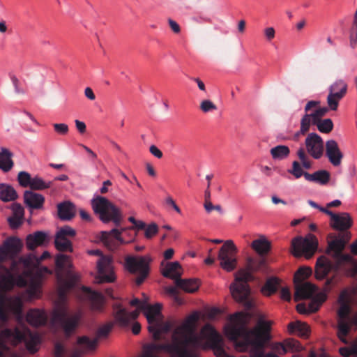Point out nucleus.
Masks as SVG:
<instances>
[{"label": "nucleus", "instance_id": "f257e3e1", "mask_svg": "<svg viewBox=\"0 0 357 357\" xmlns=\"http://www.w3.org/2000/svg\"><path fill=\"white\" fill-rule=\"evenodd\" d=\"M269 331L267 321H260L253 329L247 328L245 315L241 312L231 316L230 322L224 327L225 335L234 342L238 351L248 352L250 357H279L272 352L265 354Z\"/></svg>", "mask_w": 357, "mask_h": 357}, {"label": "nucleus", "instance_id": "f03ea898", "mask_svg": "<svg viewBox=\"0 0 357 357\" xmlns=\"http://www.w3.org/2000/svg\"><path fill=\"white\" fill-rule=\"evenodd\" d=\"M251 248L260 257H264L271 250V244L265 236H261L252 242ZM266 269V261L265 258L255 259L252 257H248L245 268L238 270L235 274V282L230 285L231 294L237 302L243 303L248 309L252 307V303L249 298L250 289L248 282L253 280L252 273L254 272H264Z\"/></svg>", "mask_w": 357, "mask_h": 357}, {"label": "nucleus", "instance_id": "7ed1b4c3", "mask_svg": "<svg viewBox=\"0 0 357 357\" xmlns=\"http://www.w3.org/2000/svg\"><path fill=\"white\" fill-rule=\"evenodd\" d=\"M337 220L332 219L331 227L337 231L338 234L331 233L328 236V248L326 252L335 261L337 268L349 264L351 266L353 274L357 273V262L349 254L342 252L346 245L351 238V233L349 229L352 226L353 222L351 216L347 213L336 214Z\"/></svg>", "mask_w": 357, "mask_h": 357}, {"label": "nucleus", "instance_id": "20e7f679", "mask_svg": "<svg viewBox=\"0 0 357 357\" xmlns=\"http://www.w3.org/2000/svg\"><path fill=\"white\" fill-rule=\"evenodd\" d=\"M6 342L14 345L24 342L28 351L35 354L39 349L40 337L24 326L13 329L5 328L0 332V357H5L9 351Z\"/></svg>", "mask_w": 357, "mask_h": 357}, {"label": "nucleus", "instance_id": "39448f33", "mask_svg": "<svg viewBox=\"0 0 357 357\" xmlns=\"http://www.w3.org/2000/svg\"><path fill=\"white\" fill-rule=\"evenodd\" d=\"M12 276L0 278V321L3 324L8 321V312L20 316L22 314V301L18 296H11L8 292L14 287Z\"/></svg>", "mask_w": 357, "mask_h": 357}, {"label": "nucleus", "instance_id": "423d86ee", "mask_svg": "<svg viewBox=\"0 0 357 357\" xmlns=\"http://www.w3.org/2000/svg\"><path fill=\"white\" fill-rule=\"evenodd\" d=\"M340 307L337 311V336L340 340L348 344L347 336L352 326L357 327V312L351 314L349 298L347 292L343 291L338 298Z\"/></svg>", "mask_w": 357, "mask_h": 357}, {"label": "nucleus", "instance_id": "0eeeda50", "mask_svg": "<svg viewBox=\"0 0 357 357\" xmlns=\"http://www.w3.org/2000/svg\"><path fill=\"white\" fill-rule=\"evenodd\" d=\"M161 307V305L157 303L153 306L148 307L145 312L149 324L148 330L152 334L155 342L160 340L162 335L169 332L172 328L171 322L162 321Z\"/></svg>", "mask_w": 357, "mask_h": 357}, {"label": "nucleus", "instance_id": "6e6552de", "mask_svg": "<svg viewBox=\"0 0 357 357\" xmlns=\"http://www.w3.org/2000/svg\"><path fill=\"white\" fill-rule=\"evenodd\" d=\"M82 319V311L70 312L65 305L57 307L52 314V321L58 324L63 329L65 335L68 336L75 331Z\"/></svg>", "mask_w": 357, "mask_h": 357}, {"label": "nucleus", "instance_id": "1a4fd4ad", "mask_svg": "<svg viewBox=\"0 0 357 357\" xmlns=\"http://www.w3.org/2000/svg\"><path fill=\"white\" fill-rule=\"evenodd\" d=\"M91 206L102 222L112 221L116 226L120 225L122 220L120 209L105 197L97 196L93 198L91 200Z\"/></svg>", "mask_w": 357, "mask_h": 357}, {"label": "nucleus", "instance_id": "9d476101", "mask_svg": "<svg viewBox=\"0 0 357 357\" xmlns=\"http://www.w3.org/2000/svg\"><path fill=\"white\" fill-rule=\"evenodd\" d=\"M137 234L133 232V227L112 229L109 231H102L99 234V238L104 245L110 250L118 249L120 245L130 243L134 241Z\"/></svg>", "mask_w": 357, "mask_h": 357}, {"label": "nucleus", "instance_id": "9b49d317", "mask_svg": "<svg viewBox=\"0 0 357 357\" xmlns=\"http://www.w3.org/2000/svg\"><path fill=\"white\" fill-rule=\"evenodd\" d=\"M304 111L305 114L301 119L300 130L294 135L296 139L301 135H305L310 130L311 121L316 122L321 119L328 112V108L320 107V101L310 100L305 105Z\"/></svg>", "mask_w": 357, "mask_h": 357}, {"label": "nucleus", "instance_id": "f8f14e48", "mask_svg": "<svg viewBox=\"0 0 357 357\" xmlns=\"http://www.w3.org/2000/svg\"><path fill=\"white\" fill-rule=\"evenodd\" d=\"M1 247L9 259L12 260L10 269L13 272L19 273V266H22L24 268H28L31 266L33 263L32 256H29L27 258L20 257L18 260L15 259V257L20 252L22 247V243L18 238L10 237L7 238Z\"/></svg>", "mask_w": 357, "mask_h": 357}, {"label": "nucleus", "instance_id": "ddd939ff", "mask_svg": "<svg viewBox=\"0 0 357 357\" xmlns=\"http://www.w3.org/2000/svg\"><path fill=\"white\" fill-rule=\"evenodd\" d=\"M312 274L309 267H301L295 273L294 282L295 285L294 301L310 298L317 291V287L310 282H303Z\"/></svg>", "mask_w": 357, "mask_h": 357}, {"label": "nucleus", "instance_id": "4468645a", "mask_svg": "<svg viewBox=\"0 0 357 357\" xmlns=\"http://www.w3.org/2000/svg\"><path fill=\"white\" fill-rule=\"evenodd\" d=\"M88 253L100 257L97 261L98 275L95 278V282L98 284L114 282L116 277L111 257L103 255L100 250H91Z\"/></svg>", "mask_w": 357, "mask_h": 357}, {"label": "nucleus", "instance_id": "2eb2a0df", "mask_svg": "<svg viewBox=\"0 0 357 357\" xmlns=\"http://www.w3.org/2000/svg\"><path fill=\"white\" fill-rule=\"evenodd\" d=\"M237 252L238 249L231 240L224 242L218 255L220 266L224 271L231 272L236 268L238 263Z\"/></svg>", "mask_w": 357, "mask_h": 357}, {"label": "nucleus", "instance_id": "dca6fc26", "mask_svg": "<svg viewBox=\"0 0 357 357\" xmlns=\"http://www.w3.org/2000/svg\"><path fill=\"white\" fill-rule=\"evenodd\" d=\"M317 245V240L313 235L310 234L306 238L298 236L291 241L292 254L297 257L304 256L310 259L316 252Z\"/></svg>", "mask_w": 357, "mask_h": 357}, {"label": "nucleus", "instance_id": "f3484780", "mask_svg": "<svg viewBox=\"0 0 357 357\" xmlns=\"http://www.w3.org/2000/svg\"><path fill=\"white\" fill-rule=\"evenodd\" d=\"M149 259L146 257H127L126 266L132 274H137L135 279L137 285L142 284L149 273Z\"/></svg>", "mask_w": 357, "mask_h": 357}, {"label": "nucleus", "instance_id": "a211bd4d", "mask_svg": "<svg viewBox=\"0 0 357 357\" xmlns=\"http://www.w3.org/2000/svg\"><path fill=\"white\" fill-rule=\"evenodd\" d=\"M200 335L206 340L216 357H234L228 355L223 348L222 337L210 324H206L201 330Z\"/></svg>", "mask_w": 357, "mask_h": 357}, {"label": "nucleus", "instance_id": "6ab92c4d", "mask_svg": "<svg viewBox=\"0 0 357 357\" xmlns=\"http://www.w3.org/2000/svg\"><path fill=\"white\" fill-rule=\"evenodd\" d=\"M76 235V231L68 225L60 227L55 235L54 245L60 252H73V243L70 238Z\"/></svg>", "mask_w": 357, "mask_h": 357}, {"label": "nucleus", "instance_id": "aec40b11", "mask_svg": "<svg viewBox=\"0 0 357 357\" xmlns=\"http://www.w3.org/2000/svg\"><path fill=\"white\" fill-rule=\"evenodd\" d=\"M347 84L343 79H337L329 88L327 103L330 109L336 111L339 101L343 98L347 92Z\"/></svg>", "mask_w": 357, "mask_h": 357}, {"label": "nucleus", "instance_id": "412c9836", "mask_svg": "<svg viewBox=\"0 0 357 357\" xmlns=\"http://www.w3.org/2000/svg\"><path fill=\"white\" fill-rule=\"evenodd\" d=\"M113 327L112 323H107L100 326L96 333V337L91 340L87 336H82L78 338L77 344L80 346L81 351L85 352L87 351L96 349L98 340L100 338L107 337Z\"/></svg>", "mask_w": 357, "mask_h": 357}, {"label": "nucleus", "instance_id": "4be33fe9", "mask_svg": "<svg viewBox=\"0 0 357 357\" xmlns=\"http://www.w3.org/2000/svg\"><path fill=\"white\" fill-rule=\"evenodd\" d=\"M55 264L61 271H67V278L64 281V286L67 289H73L78 281V276L75 274L70 273L73 268V264L70 257L68 255L59 254L57 255L55 259Z\"/></svg>", "mask_w": 357, "mask_h": 357}, {"label": "nucleus", "instance_id": "5701e85b", "mask_svg": "<svg viewBox=\"0 0 357 357\" xmlns=\"http://www.w3.org/2000/svg\"><path fill=\"white\" fill-rule=\"evenodd\" d=\"M332 282V280H327L326 282V287L324 291L319 292L313 297H310L311 301L307 307L305 303H299L296 305V310L300 314L312 313L317 312L323 303L327 298V292L329 291L328 286Z\"/></svg>", "mask_w": 357, "mask_h": 357}, {"label": "nucleus", "instance_id": "b1692460", "mask_svg": "<svg viewBox=\"0 0 357 357\" xmlns=\"http://www.w3.org/2000/svg\"><path fill=\"white\" fill-rule=\"evenodd\" d=\"M307 152L314 159H319L324 153V141L317 133H310L305 140Z\"/></svg>", "mask_w": 357, "mask_h": 357}, {"label": "nucleus", "instance_id": "393cba45", "mask_svg": "<svg viewBox=\"0 0 357 357\" xmlns=\"http://www.w3.org/2000/svg\"><path fill=\"white\" fill-rule=\"evenodd\" d=\"M114 311L115 320L121 326H128L130 321L136 319L139 314L138 310L128 312L120 304H115L114 305Z\"/></svg>", "mask_w": 357, "mask_h": 357}, {"label": "nucleus", "instance_id": "a878e982", "mask_svg": "<svg viewBox=\"0 0 357 357\" xmlns=\"http://www.w3.org/2000/svg\"><path fill=\"white\" fill-rule=\"evenodd\" d=\"M84 298L89 301L93 310L100 311L104 303L103 295L97 291L92 290L90 287H82Z\"/></svg>", "mask_w": 357, "mask_h": 357}, {"label": "nucleus", "instance_id": "bb28decb", "mask_svg": "<svg viewBox=\"0 0 357 357\" xmlns=\"http://www.w3.org/2000/svg\"><path fill=\"white\" fill-rule=\"evenodd\" d=\"M326 155L333 166L337 167L341 164L343 154L336 141L331 139L326 142Z\"/></svg>", "mask_w": 357, "mask_h": 357}, {"label": "nucleus", "instance_id": "cd10ccee", "mask_svg": "<svg viewBox=\"0 0 357 357\" xmlns=\"http://www.w3.org/2000/svg\"><path fill=\"white\" fill-rule=\"evenodd\" d=\"M49 241L50 236L47 232L37 231L26 236V245L29 250H33L37 247L44 245Z\"/></svg>", "mask_w": 357, "mask_h": 357}, {"label": "nucleus", "instance_id": "c85d7f7f", "mask_svg": "<svg viewBox=\"0 0 357 357\" xmlns=\"http://www.w3.org/2000/svg\"><path fill=\"white\" fill-rule=\"evenodd\" d=\"M333 267V263L326 257H319L317 259L315 267L316 278L318 280L324 279L328 274Z\"/></svg>", "mask_w": 357, "mask_h": 357}, {"label": "nucleus", "instance_id": "c756f323", "mask_svg": "<svg viewBox=\"0 0 357 357\" xmlns=\"http://www.w3.org/2000/svg\"><path fill=\"white\" fill-rule=\"evenodd\" d=\"M25 204L31 209H40L43 208L45 197L38 193L30 190H26L24 194Z\"/></svg>", "mask_w": 357, "mask_h": 357}, {"label": "nucleus", "instance_id": "7c9ffc66", "mask_svg": "<svg viewBox=\"0 0 357 357\" xmlns=\"http://www.w3.org/2000/svg\"><path fill=\"white\" fill-rule=\"evenodd\" d=\"M58 215L62 220H70L75 215V206L70 202H64L57 206Z\"/></svg>", "mask_w": 357, "mask_h": 357}, {"label": "nucleus", "instance_id": "2f4dec72", "mask_svg": "<svg viewBox=\"0 0 357 357\" xmlns=\"http://www.w3.org/2000/svg\"><path fill=\"white\" fill-rule=\"evenodd\" d=\"M162 273L164 277L174 280L176 283L182 275L181 266L178 261L168 263Z\"/></svg>", "mask_w": 357, "mask_h": 357}, {"label": "nucleus", "instance_id": "473e14b6", "mask_svg": "<svg viewBox=\"0 0 357 357\" xmlns=\"http://www.w3.org/2000/svg\"><path fill=\"white\" fill-rule=\"evenodd\" d=\"M26 321L32 326H39L46 324L47 317L43 311L30 310L26 314Z\"/></svg>", "mask_w": 357, "mask_h": 357}, {"label": "nucleus", "instance_id": "72a5a7b5", "mask_svg": "<svg viewBox=\"0 0 357 357\" xmlns=\"http://www.w3.org/2000/svg\"><path fill=\"white\" fill-rule=\"evenodd\" d=\"M13 153L8 149L1 148L0 151V169L4 172H8L10 171L14 165V162L12 159Z\"/></svg>", "mask_w": 357, "mask_h": 357}, {"label": "nucleus", "instance_id": "f704fd0d", "mask_svg": "<svg viewBox=\"0 0 357 357\" xmlns=\"http://www.w3.org/2000/svg\"><path fill=\"white\" fill-rule=\"evenodd\" d=\"M331 178L330 173L326 170H319L313 174H307L305 180L311 182H315L321 185H326L328 183Z\"/></svg>", "mask_w": 357, "mask_h": 357}, {"label": "nucleus", "instance_id": "c9c22d12", "mask_svg": "<svg viewBox=\"0 0 357 357\" xmlns=\"http://www.w3.org/2000/svg\"><path fill=\"white\" fill-rule=\"evenodd\" d=\"M280 349L282 350L283 354H286L289 351H299L303 347L298 340L289 338L285 340L282 343H278L276 345L275 349L279 350Z\"/></svg>", "mask_w": 357, "mask_h": 357}, {"label": "nucleus", "instance_id": "e433bc0d", "mask_svg": "<svg viewBox=\"0 0 357 357\" xmlns=\"http://www.w3.org/2000/svg\"><path fill=\"white\" fill-rule=\"evenodd\" d=\"M176 287L188 293L195 292L199 287V282L197 279H181L176 280Z\"/></svg>", "mask_w": 357, "mask_h": 357}, {"label": "nucleus", "instance_id": "4c0bfd02", "mask_svg": "<svg viewBox=\"0 0 357 357\" xmlns=\"http://www.w3.org/2000/svg\"><path fill=\"white\" fill-rule=\"evenodd\" d=\"M17 198L15 190L10 185L0 183V199L5 202L14 201Z\"/></svg>", "mask_w": 357, "mask_h": 357}, {"label": "nucleus", "instance_id": "58836bf2", "mask_svg": "<svg viewBox=\"0 0 357 357\" xmlns=\"http://www.w3.org/2000/svg\"><path fill=\"white\" fill-rule=\"evenodd\" d=\"M279 285L280 280L275 277H271L267 279L261 289V291L264 295L270 296L277 291Z\"/></svg>", "mask_w": 357, "mask_h": 357}, {"label": "nucleus", "instance_id": "ea45409f", "mask_svg": "<svg viewBox=\"0 0 357 357\" xmlns=\"http://www.w3.org/2000/svg\"><path fill=\"white\" fill-rule=\"evenodd\" d=\"M270 153L274 160H284L289 156L290 150L287 146L278 145L272 148Z\"/></svg>", "mask_w": 357, "mask_h": 357}, {"label": "nucleus", "instance_id": "a19ab883", "mask_svg": "<svg viewBox=\"0 0 357 357\" xmlns=\"http://www.w3.org/2000/svg\"><path fill=\"white\" fill-rule=\"evenodd\" d=\"M288 331L290 333L298 332L302 337L307 336L309 333L307 325L300 321L290 322L288 325Z\"/></svg>", "mask_w": 357, "mask_h": 357}, {"label": "nucleus", "instance_id": "79ce46f5", "mask_svg": "<svg viewBox=\"0 0 357 357\" xmlns=\"http://www.w3.org/2000/svg\"><path fill=\"white\" fill-rule=\"evenodd\" d=\"M311 125L317 127L319 132L322 133H329L333 129V123L331 119H319L317 121H311Z\"/></svg>", "mask_w": 357, "mask_h": 357}, {"label": "nucleus", "instance_id": "37998d69", "mask_svg": "<svg viewBox=\"0 0 357 357\" xmlns=\"http://www.w3.org/2000/svg\"><path fill=\"white\" fill-rule=\"evenodd\" d=\"M52 185V181L45 182L40 177L36 176L32 178L30 188L33 190H42L50 188Z\"/></svg>", "mask_w": 357, "mask_h": 357}, {"label": "nucleus", "instance_id": "c03bdc74", "mask_svg": "<svg viewBox=\"0 0 357 357\" xmlns=\"http://www.w3.org/2000/svg\"><path fill=\"white\" fill-rule=\"evenodd\" d=\"M288 173L293 175L295 178H299L303 176L305 178V175L309 174L303 170L301 163L297 160L292 162V167L288 169Z\"/></svg>", "mask_w": 357, "mask_h": 357}, {"label": "nucleus", "instance_id": "a18cd8bd", "mask_svg": "<svg viewBox=\"0 0 357 357\" xmlns=\"http://www.w3.org/2000/svg\"><path fill=\"white\" fill-rule=\"evenodd\" d=\"M32 178L28 172L24 171L20 172L17 176L19 184L24 188L30 187Z\"/></svg>", "mask_w": 357, "mask_h": 357}, {"label": "nucleus", "instance_id": "49530a36", "mask_svg": "<svg viewBox=\"0 0 357 357\" xmlns=\"http://www.w3.org/2000/svg\"><path fill=\"white\" fill-rule=\"evenodd\" d=\"M340 354L344 357H349L353 354L357 355V342H354L351 347H342L339 349Z\"/></svg>", "mask_w": 357, "mask_h": 357}, {"label": "nucleus", "instance_id": "de8ad7c7", "mask_svg": "<svg viewBox=\"0 0 357 357\" xmlns=\"http://www.w3.org/2000/svg\"><path fill=\"white\" fill-rule=\"evenodd\" d=\"M349 45L352 49L357 46V25L353 24L349 31Z\"/></svg>", "mask_w": 357, "mask_h": 357}, {"label": "nucleus", "instance_id": "09e8293b", "mask_svg": "<svg viewBox=\"0 0 357 357\" xmlns=\"http://www.w3.org/2000/svg\"><path fill=\"white\" fill-rule=\"evenodd\" d=\"M200 109L207 113L217 109V106L210 100H204L200 103Z\"/></svg>", "mask_w": 357, "mask_h": 357}, {"label": "nucleus", "instance_id": "8fccbe9b", "mask_svg": "<svg viewBox=\"0 0 357 357\" xmlns=\"http://www.w3.org/2000/svg\"><path fill=\"white\" fill-rule=\"evenodd\" d=\"M11 208L13 211V215L20 218L22 219L24 218V208L21 206V204L14 203L12 205Z\"/></svg>", "mask_w": 357, "mask_h": 357}, {"label": "nucleus", "instance_id": "3c124183", "mask_svg": "<svg viewBox=\"0 0 357 357\" xmlns=\"http://www.w3.org/2000/svg\"><path fill=\"white\" fill-rule=\"evenodd\" d=\"M158 228L156 224L152 223L149 225L146 228L145 227V236L147 238H152L155 234L158 233Z\"/></svg>", "mask_w": 357, "mask_h": 357}, {"label": "nucleus", "instance_id": "603ef678", "mask_svg": "<svg viewBox=\"0 0 357 357\" xmlns=\"http://www.w3.org/2000/svg\"><path fill=\"white\" fill-rule=\"evenodd\" d=\"M54 130L61 135H65L68 132V126L66 123H54L53 125Z\"/></svg>", "mask_w": 357, "mask_h": 357}, {"label": "nucleus", "instance_id": "864d4df0", "mask_svg": "<svg viewBox=\"0 0 357 357\" xmlns=\"http://www.w3.org/2000/svg\"><path fill=\"white\" fill-rule=\"evenodd\" d=\"M22 220L23 219L14 215L8 219L9 225L12 229H17L22 224Z\"/></svg>", "mask_w": 357, "mask_h": 357}, {"label": "nucleus", "instance_id": "5fc2aeb1", "mask_svg": "<svg viewBox=\"0 0 357 357\" xmlns=\"http://www.w3.org/2000/svg\"><path fill=\"white\" fill-rule=\"evenodd\" d=\"M130 304L132 306H138L139 307V309L142 310L144 312V314H145L146 308L148 307L151 306L150 305H148V304H146V303H145L144 302H141L140 300L138 299V298L132 299L130 302Z\"/></svg>", "mask_w": 357, "mask_h": 357}, {"label": "nucleus", "instance_id": "6e6d98bb", "mask_svg": "<svg viewBox=\"0 0 357 357\" xmlns=\"http://www.w3.org/2000/svg\"><path fill=\"white\" fill-rule=\"evenodd\" d=\"M150 153L157 158H162V152L155 145H151L149 148Z\"/></svg>", "mask_w": 357, "mask_h": 357}, {"label": "nucleus", "instance_id": "4d7b16f0", "mask_svg": "<svg viewBox=\"0 0 357 357\" xmlns=\"http://www.w3.org/2000/svg\"><path fill=\"white\" fill-rule=\"evenodd\" d=\"M167 292L169 294L174 296L175 300H176V301L177 303H181V299L178 296V290H177L176 287H168L167 288Z\"/></svg>", "mask_w": 357, "mask_h": 357}, {"label": "nucleus", "instance_id": "13d9d810", "mask_svg": "<svg viewBox=\"0 0 357 357\" xmlns=\"http://www.w3.org/2000/svg\"><path fill=\"white\" fill-rule=\"evenodd\" d=\"M168 23H169V27L171 28V29L173 31L174 33H180V31H181L180 26L176 21H174L172 19H169Z\"/></svg>", "mask_w": 357, "mask_h": 357}, {"label": "nucleus", "instance_id": "bf43d9fd", "mask_svg": "<svg viewBox=\"0 0 357 357\" xmlns=\"http://www.w3.org/2000/svg\"><path fill=\"white\" fill-rule=\"evenodd\" d=\"M280 297L282 299L289 301L291 300V293L288 288L283 287L280 291Z\"/></svg>", "mask_w": 357, "mask_h": 357}, {"label": "nucleus", "instance_id": "052dcab7", "mask_svg": "<svg viewBox=\"0 0 357 357\" xmlns=\"http://www.w3.org/2000/svg\"><path fill=\"white\" fill-rule=\"evenodd\" d=\"M63 354H64L63 347L61 344L56 343L54 347L55 357H63Z\"/></svg>", "mask_w": 357, "mask_h": 357}, {"label": "nucleus", "instance_id": "680f3d73", "mask_svg": "<svg viewBox=\"0 0 357 357\" xmlns=\"http://www.w3.org/2000/svg\"><path fill=\"white\" fill-rule=\"evenodd\" d=\"M166 204L171 206L178 213H181L180 208L176 205L172 197H167Z\"/></svg>", "mask_w": 357, "mask_h": 357}, {"label": "nucleus", "instance_id": "e2e57ef3", "mask_svg": "<svg viewBox=\"0 0 357 357\" xmlns=\"http://www.w3.org/2000/svg\"><path fill=\"white\" fill-rule=\"evenodd\" d=\"M75 126L79 133L83 134L86 132V126L85 123L79 120L75 121Z\"/></svg>", "mask_w": 357, "mask_h": 357}, {"label": "nucleus", "instance_id": "0e129e2a", "mask_svg": "<svg viewBox=\"0 0 357 357\" xmlns=\"http://www.w3.org/2000/svg\"><path fill=\"white\" fill-rule=\"evenodd\" d=\"M264 34H265L266 39L268 41H271L275 37V30L273 27L266 28L264 30Z\"/></svg>", "mask_w": 357, "mask_h": 357}, {"label": "nucleus", "instance_id": "69168bd1", "mask_svg": "<svg viewBox=\"0 0 357 357\" xmlns=\"http://www.w3.org/2000/svg\"><path fill=\"white\" fill-rule=\"evenodd\" d=\"M29 293L31 298H38L39 296V287L37 285H32L29 289Z\"/></svg>", "mask_w": 357, "mask_h": 357}, {"label": "nucleus", "instance_id": "338daca9", "mask_svg": "<svg viewBox=\"0 0 357 357\" xmlns=\"http://www.w3.org/2000/svg\"><path fill=\"white\" fill-rule=\"evenodd\" d=\"M296 154L301 160V162L308 158V156L303 147H301L298 149Z\"/></svg>", "mask_w": 357, "mask_h": 357}, {"label": "nucleus", "instance_id": "774afa93", "mask_svg": "<svg viewBox=\"0 0 357 357\" xmlns=\"http://www.w3.org/2000/svg\"><path fill=\"white\" fill-rule=\"evenodd\" d=\"M85 96L91 100H94L96 99V96L93 91V90L90 87H86L84 90Z\"/></svg>", "mask_w": 357, "mask_h": 357}]
</instances>
